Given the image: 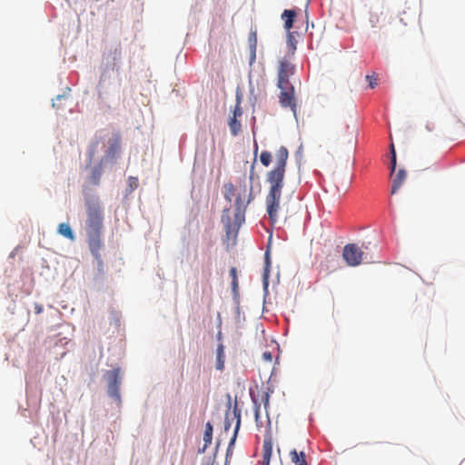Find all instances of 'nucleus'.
Segmentation results:
<instances>
[{
  "label": "nucleus",
  "mask_w": 465,
  "mask_h": 465,
  "mask_svg": "<svg viewBox=\"0 0 465 465\" xmlns=\"http://www.w3.org/2000/svg\"><path fill=\"white\" fill-rule=\"evenodd\" d=\"M275 166L266 173V182L269 184V191L266 195L265 203L269 219L272 223L278 220L280 210V200L284 184V177L289 151L285 146H281L275 153Z\"/></svg>",
  "instance_id": "1"
},
{
  "label": "nucleus",
  "mask_w": 465,
  "mask_h": 465,
  "mask_svg": "<svg viewBox=\"0 0 465 465\" xmlns=\"http://www.w3.org/2000/svg\"><path fill=\"white\" fill-rule=\"evenodd\" d=\"M86 237L91 253L102 266L101 250L104 247L102 240V229L104 215L99 203L95 200H86Z\"/></svg>",
  "instance_id": "2"
},
{
  "label": "nucleus",
  "mask_w": 465,
  "mask_h": 465,
  "mask_svg": "<svg viewBox=\"0 0 465 465\" xmlns=\"http://www.w3.org/2000/svg\"><path fill=\"white\" fill-rule=\"evenodd\" d=\"M295 73V66L286 58L279 61L277 86L281 90L279 94V104L282 107H290L294 116L297 113V104L295 103L294 87L290 82V77Z\"/></svg>",
  "instance_id": "3"
},
{
  "label": "nucleus",
  "mask_w": 465,
  "mask_h": 465,
  "mask_svg": "<svg viewBox=\"0 0 465 465\" xmlns=\"http://www.w3.org/2000/svg\"><path fill=\"white\" fill-rule=\"evenodd\" d=\"M252 199V188L248 190L247 186L243 184L239 189L235 199L234 223L238 227L245 221V212Z\"/></svg>",
  "instance_id": "4"
},
{
  "label": "nucleus",
  "mask_w": 465,
  "mask_h": 465,
  "mask_svg": "<svg viewBox=\"0 0 465 465\" xmlns=\"http://www.w3.org/2000/svg\"><path fill=\"white\" fill-rule=\"evenodd\" d=\"M342 257L349 266H358L361 263L363 252L355 243H348L344 246Z\"/></svg>",
  "instance_id": "5"
},
{
  "label": "nucleus",
  "mask_w": 465,
  "mask_h": 465,
  "mask_svg": "<svg viewBox=\"0 0 465 465\" xmlns=\"http://www.w3.org/2000/svg\"><path fill=\"white\" fill-rule=\"evenodd\" d=\"M106 376L109 382V396L120 401L121 370L119 368H115L108 371L106 372Z\"/></svg>",
  "instance_id": "6"
},
{
  "label": "nucleus",
  "mask_w": 465,
  "mask_h": 465,
  "mask_svg": "<svg viewBox=\"0 0 465 465\" xmlns=\"http://www.w3.org/2000/svg\"><path fill=\"white\" fill-rule=\"evenodd\" d=\"M121 136L119 134H114L113 136L108 140V148L105 152L103 160L112 161L116 158V155L120 150Z\"/></svg>",
  "instance_id": "7"
},
{
  "label": "nucleus",
  "mask_w": 465,
  "mask_h": 465,
  "mask_svg": "<svg viewBox=\"0 0 465 465\" xmlns=\"http://www.w3.org/2000/svg\"><path fill=\"white\" fill-rule=\"evenodd\" d=\"M272 453V439L270 434L266 435L262 444V465H269Z\"/></svg>",
  "instance_id": "8"
},
{
  "label": "nucleus",
  "mask_w": 465,
  "mask_h": 465,
  "mask_svg": "<svg viewBox=\"0 0 465 465\" xmlns=\"http://www.w3.org/2000/svg\"><path fill=\"white\" fill-rule=\"evenodd\" d=\"M233 415H234V418L236 420V423H235V427H234V430H233L232 437L231 438V440H230L228 448H227L226 460H228L229 456H231L232 454V448H233V446L235 444V440H236L237 434H238V431H239V429H240V425H241V413H240V411H237L236 409H234Z\"/></svg>",
  "instance_id": "9"
},
{
  "label": "nucleus",
  "mask_w": 465,
  "mask_h": 465,
  "mask_svg": "<svg viewBox=\"0 0 465 465\" xmlns=\"http://www.w3.org/2000/svg\"><path fill=\"white\" fill-rule=\"evenodd\" d=\"M297 14L294 10H284L282 14V19L284 21V28L288 31V39L289 41H292V34L290 32L291 28L293 25L294 18L296 17Z\"/></svg>",
  "instance_id": "10"
},
{
  "label": "nucleus",
  "mask_w": 465,
  "mask_h": 465,
  "mask_svg": "<svg viewBox=\"0 0 465 465\" xmlns=\"http://www.w3.org/2000/svg\"><path fill=\"white\" fill-rule=\"evenodd\" d=\"M257 42V31L255 29H251L248 35V44L250 49V64H252L256 60Z\"/></svg>",
  "instance_id": "11"
},
{
  "label": "nucleus",
  "mask_w": 465,
  "mask_h": 465,
  "mask_svg": "<svg viewBox=\"0 0 465 465\" xmlns=\"http://www.w3.org/2000/svg\"><path fill=\"white\" fill-rule=\"evenodd\" d=\"M357 134L358 130L355 125L353 126H346V134L344 138V143L349 145L350 148H352L357 143Z\"/></svg>",
  "instance_id": "12"
},
{
  "label": "nucleus",
  "mask_w": 465,
  "mask_h": 465,
  "mask_svg": "<svg viewBox=\"0 0 465 465\" xmlns=\"http://www.w3.org/2000/svg\"><path fill=\"white\" fill-rule=\"evenodd\" d=\"M406 172L403 169H400L396 175L392 179L391 193L394 194L401 188L406 179Z\"/></svg>",
  "instance_id": "13"
},
{
  "label": "nucleus",
  "mask_w": 465,
  "mask_h": 465,
  "mask_svg": "<svg viewBox=\"0 0 465 465\" xmlns=\"http://www.w3.org/2000/svg\"><path fill=\"white\" fill-rule=\"evenodd\" d=\"M224 363H225L224 346L223 344H219L216 349L215 368L218 371H223L224 369Z\"/></svg>",
  "instance_id": "14"
},
{
  "label": "nucleus",
  "mask_w": 465,
  "mask_h": 465,
  "mask_svg": "<svg viewBox=\"0 0 465 465\" xmlns=\"http://www.w3.org/2000/svg\"><path fill=\"white\" fill-rule=\"evenodd\" d=\"M212 440H213V425L211 424V422L208 421L205 424V430H204V434H203L204 444H203V449L200 451L204 452L205 450L208 448V446L212 443Z\"/></svg>",
  "instance_id": "15"
},
{
  "label": "nucleus",
  "mask_w": 465,
  "mask_h": 465,
  "mask_svg": "<svg viewBox=\"0 0 465 465\" xmlns=\"http://www.w3.org/2000/svg\"><path fill=\"white\" fill-rule=\"evenodd\" d=\"M57 232L70 241H74L75 236L68 223H62L58 225Z\"/></svg>",
  "instance_id": "16"
},
{
  "label": "nucleus",
  "mask_w": 465,
  "mask_h": 465,
  "mask_svg": "<svg viewBox=\"0 0 465 465\" xmlns=\"http://www.w3.org/2000/svg\"><path fill=\"white\" fill-rule=\"evenodd\" d=\"M290 458L292 462L295 465H308L303 451L298 452L296 450H293L290 452Z\"/></svg>",
  "instance_id": "17"
},
{
  "label": "nucleus",
  "mask_w": 465,
  "mask_h": 465,
  "mask_svg": "<svg viewBox=\"0 0 465 465\" xmlns=\"http://www.w3.org/2000/svg\"><path fill=\"white\" fill-rule=\"evenodd\" d=\"M103 161L104 160H101V162L92 171L90 178H91L93 183H94V184L99 183V180H100L102 171H103Z\"/></svg>",
  "instance_id": "18"
},
{
  "label": "nucleus",
  "mask_w": 465,
  "mask_h": 465,
  "mask_svg": "<svg viewBox=\"0 0 465 465\" xmlns=\"http://www.w3.org/2000/svg\"><path fill=\"white\" fill-rule=\"evenodd\" d=\"M229 126H230L232 135H234V136L237 135L241 132L242 124H241L240 121H238L235 117L231 118V120L229 122Z\"/></svg>",
  "instance_id": "19"
},
{
  "label": "nucleus",
  "mask_w": 465,
  "mask_h": 465,
  "mask_svg": "<svg viewBox=\"0 0 465 465\" xmlns=\"http://www.w3.org/2000/svg\"><path fill=\"white\" fill-rule=\"evenodd\" d=\"M224 188V198L229 202L232 201V197L234 195L235 188L232 183H225Z\"/></svg>",
  "instance_id": "20"
},
{
  "label": "nucleus",
  "mask_w": 465,
  "mask_h": 465,
  "mask_svg": "<svg viewBox=\"0 0 465 465\" xmlns=\"http://www.w3.org/2000/svg\"><path fill=\"white\" fill-rule=\"evenodd\" d=\"M272 154L269 151H262L260 155V161L262 164L265 167L269 166L272 163Z\"/></svg>",
  "instance_id": "21"
},
{
  "label": "nucleus",
  "mask_w": 465,
  "mask_h": 465,
  "mask_svg": "<svg viewBox=\"0 0 465 465\" xmlns=\"http://www.w3.org/2000/svg\"><path fill=\"white\" fill-rule=\"evenodd\" d=\"M105 138V135L100 134L99 136H96V141L91 145L89 156L90 159H92L95 153V147L98 145V143L101 142L103 143Z\"/></svg>",
  "instance_id": "22"
},
{
  "label": "nucleus",
  "mask_w": 465,
  "mask_h": 465,
  "mask_svg": "<svg viewBox=\"0 0 465 465\" xmlns=\"http://www.w3.org/2000/svg\"><path fill=\"white\" fill-rule=\"evenodd\" d=\"M366 79L371 88H374L377 85V76L374 74L372 75H367Z\"/></svg>",
  "instance_id": "23"
},
{
  "label": "nucleus",
  "mask_w": 465,
  "mask_h": 465,
  "mask_svg": "<svg viewBox=\"0 0 465 465\" xmlns=\"http://www.w3.org/2000/svg\"><path fill=\"white\" fill-rule=\"evenodd\" d=\"M128 182H129V186L132 191L138 187L139 182L136 177L130 176L128 179Z\"/></svg>",
  "instance_id": "24"
},
{
  "label": "nucleus",
  "mask_w": 465,
  "mask_h": 465,
  "mask_svg": "<svg viewBox=\"0 0 465 465\" xmlns=\"http://www.w3.org/2000/svg\"><path fill=\"white\" fill-rule=\"evenodd\" d=\"M262 401L263 402L264 408L267 409V407L269 406V401H270V395L268 392L263 393V395L262 397Z\"/></svg>",
  "instance_id": "25"
},
{
  "label": "nucleus",
  "mask_w": 465,
  "mask_h": 465,
  "mask_svg": "<svg viewBox=\"0 0 465 465\" xmlns=\"http://www.w3.org/2000/svg\"><path fill=\"white\" fill-rule=\"evenodd\" d=\"M396 163H397L396 156L391 157V174L394 173V171L396 169Z\"/></svg>",
  "instance_id": "26"
},
{
  "label": "nucleus",
  "mask_w": 465,
  "mask_h": 465,
  "mask_svg": "<svg viewBox=\"0 0 465 465\" xmlns=\"http://www.w3.org/2000/svg\"><path fill=\"white\" fill-rule=\"evenodd\" d=\"M231 426H232V422H231L228 415H226L225 420H224V430H229Z\"/></svg>",
  "instance_id": "27"
},
{
  "label": "nucleus",
  "mask_w": 465,
  "mask_h": 465,
  "mask_svg": "<svg viewBox=\"0 0 465 465\" xmlns=\"http://www.w3.org/2000/svg\"><path fill=\"white\" fill-rule=\"evenodd\" d=\"M64 98H65V95H61V94L57 95L55 98V101L53 102V106L57 107V109H59V105L57 104V102H59Z\"/></svg>",
  "instance_id": "28"
},
{
  "label": "nucleus",
  "mask_w": 465,
  "mask_h": 465,
  "mask_svg": "<svg viewBox=\"0 0 465 465\" xmlns=\"http://www.w3.org/2000/svg\"><path fill=\"white\" fill-rule=\"evenodd\" d=\"M230 276L232 277V281H233L234 279H238L237 278V270L235 267H232L230 269Z\"/></svg>",
  "instance_id": "29"
},
{
  "label": "nucleus",
  "mask_w": 465,
  "mask_h": 465,
  "mask_svg": "<svg viewBox=\"0 0 465 465\" xmlns=\"http://www.w3.org/2000/svg\"><path fill=\"white\" fill-rule=\"evenodd\" d=\"M232 292L234 293L237 292V290H238V279H234L233 281H232Z\"/></svg>",
  "instance_id": "30"
},
{
  "label": "nucleus",
  "mask_w": 465,
  "mask_h": 465,
  "mask_svg": "<svg viewBox=\"0 0 465 465\" xmlns=\"http://www.w3.org/2000/svg\"><path fill=\"white\" fill-rule=\"evenodd\" d=\"M242 110L240 107L236 106L234 111H233V117H235L237 119L238 116H241L242 115Z\"/></svg>",
  "instance_id": "31"
},
{
  "label": "nucleus",
  "mask_w": 465,
  "mask_h": 465,
  "mask_svg": "<svg viewBox=\"0 0 465 465\" xmlns=\"http://www.w3.org/2000/svg\"><path fill=\"white\" fill-rule=\"evenodd\" d=\"M266 262H267V266H266L265 271H264V279L265 280L267 279L268 272H269V270H268V266H269L268 252H266Z\"/></svg>",
  "instance_id": "32"
},
{
  "label": "nucleus",
  "mask_w": 465,
  "mask_h": 465,
  "mask_svg": "<svg viewBox=\"0 0 465 465\" xmlns=\"http://www.w3.org/2000/svg\"><path fill=\"white\" fill-rule=\"evenodd\" d=\"M390 151H391V157L396 156L395 147L392 143L390 145Z\"/></svg>",
  "instance_id": "33"
},
{
  "label": "nucleus",
  "mask_w": 465,
  "mask_h": 465,
  "mask_svg": "<svg viewBox=\"0 0 465 465\" xmlns=\"http://www.w3.org/2000/svg\"><path fill=\"white\" fill-rule=\"evenodd\" d=\"M262 356L268 361H272V354H271V352L265 351V352H263Z\"/></svg>",
  "instance_id": "34"
},
{
  "label": "nucleus",
  "mask_w": 465,
  "mask_h": 465,
  "mask_svg": "<svg viewBox=\"0 0 465 465\" xmlns=\"http://www.w3.org/2000/svg\"><path fill=\"white\" fill-rule=\"evenodd\" d=\"M253 402H254V405H255V416H256V418H258L260 405L257 403V401L255 400H253Z\"/></svg>",
  "instance_id": "35"
},
{
  "label": "nucleus",
  "mask_w": 465,
  "mask_h": 465,
  "mask_svg": "<svg viewBox=\"0 0 465 465\" xmlns=\"http://www.w3.org/2000/svg\"><path fill=\"white\" fill-rule=\"evenodd\" d=\"M226 231H227V233H229L230 231H231V223H230V218L229 217H227Z\"/></svg>",
  "instance_id": "36"
},
{
  "label": "nucleus",
  "mask_w": 465,
  "mask_h": 465,
  "mask_svg": "<svg viewBox=\"0 0 465 465\" xmlns=\"http://www.w3.org/2000/svg\"><path fill=\"white\" fill-rule=\"evenodd\" d=\"M36 313H40L42 312V307L41 306H36Z\"/></svg>",
  "instance_id": "37"
},
{
  "label": "nucleus",
  "mask_w": 465,
  "mask_h": 465,
  "mask_svg": "<svg viewBox=\"0 0 465 465\" xmlns=\"http://www.w3.org/2000/svg\"><path fill=\"white\" fill-rule=\"evenodd\" d=\"M253 169H254V166L252 165V172H251V174H250V180H252V172H253Z\"/></svg>",
  "instance_id": "38"
}]
</instances>
